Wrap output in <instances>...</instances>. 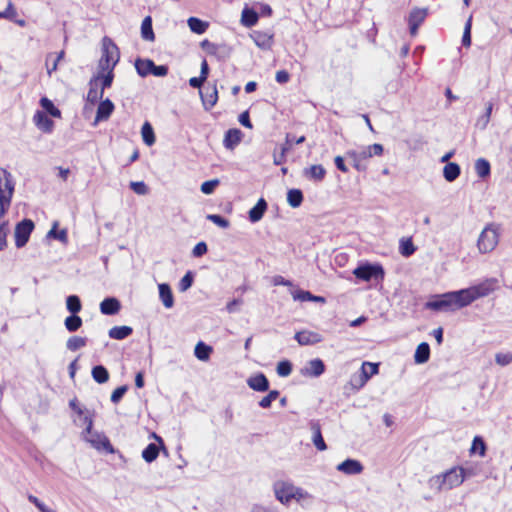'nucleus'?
<instances>
[{"instance_id":"nucleus-1","label":"nucleus","mask_w":512,"mask_h":512,"mask_svg":"<svg viewBox=\"0 0 512 512\" xmlns=\"http://www.w3.org/2000/svg\"><path fill=\"white\" fill-rule=\"evenodd\" d=\"M474 300L470 289L447 292L427 302L426 307L435 310H457L470 305Z\"/></svg>"},{"instance_id":"nucleus-2","label":"nucleus","mask_w":512,"mask_h":512,"mask_svg":"<svg viewBox=\"0 0 512 512\" xmlns=\"http://www.w3.org/2000/svg\"><path fill=\"white\" fill-rule=\"evenodd\" d=\"M462 473L463 471L459 469V466L452 467L442 474L432 476L428 484L430 488L437 491L450 490L464 482L465 476Z\"/></svg>"},{"instance_id":"nucleus-3","label":"nucleus","mask_w":512,"mask_h":512,"mask_svg":"<svg viewBox=\"0 0 512 512\" xmlns=\"http://www.w3.org/2000/svg\"><path fill=\"white\" fill-rule=\"evenodd\" d=\"M273 491L276 499L284 505H288L292 500L299 502L310 496L307 491L288 481H276L273 484Z\"/></svg>"},{"instance_id":"nucleus-4","label":"nucleus","mask_w":512,"mask_h":512,"mask_svg":"<svg viewBox=\"0 0 512 512\" xmlns=\"http://www.w3.org/2000/svg\"><path fill=\"white\" fill-rule=\"evenodd\" d=\"M14 187L11 173L0 168V223L11 205Z\"/></svg>"},{"instance_id":"nucleus-5","label":"nucleus","mask_w":512,"mask_h":512,"mask_svg":"<svg viewBox=\"0 0 512 512\" xmlns=\"http://www.w3.org/2000/svg\"><path fill=\"white\" fill-rule=\"evenodd\" d=\"M500 227L498 224L489 223L480 233L477 240V248L481 254L492 252L499 243Z\"/></svg>"},{"instance_id":"nucleus-6","label":"nucleus","mask_w":512,"mask_h":512,"mask_svg":"<svg viewBox=\"0 0 512 512\" xmlns=\"http://www.w3.org/2000/svg\"><path fill=\"white\" fill-rule=\"evenodd\" d=\"M119 58V50L116 44L110 38L104 37L102 40V56L99 60L101 72L113 70Z\"/></svg>"},{"instance_id":"nucleus-7","label":"nucleus","mask_w":512,"mask_h":512,"mask_svg":"<svg viewBox=\"0 0 512 512\" xmlns=\"http://www.w3.org/2000/svg\"><path fill=\"white\" fill-rule=\"evenodd\" d=\"M135 69L141 77L148 75L164 77L168 74V66L156 65L151 59L137 58L135 60Z\"/></svg>"},{"instance_id":"nucleus-8","label":"nucleus","mask_w":512,"mask_h":512,"mask_svg":"<svg viewBox=\"0 0 512 512\" xmlns=\"http://www.w3.org/2000/svg\"><path fill=\"white\" fill-rule=\"evenodd\" d=\"M85 423H87L86 432L89 434V437L86 440L97 450H105L107 453H114L115 450L111 445L109 439L99 433H92V420L89 417H85Z\"/></svg>"},{"instance_id":"nucleus-9","label":"nucleus","mask_w":512,"mask_h":512,"mask_svg":"<svg viewBox=\"0 0 512 512\" xmlns=\"http://www.w3.org/2000/svg\"><path fill=\"white\" fill-rule=\"evenodd\" d=\"M201 48L219 61H226L232 55V47L226 43H213L205 39L201 42Z\"/></svg>"},{"instance_id":"nucleus-10","label":"nucleus","mask_w":512,"mask_h":512,"mask_svg":"<svg viewBox=\"0 0 512 512\" xmlns=\"http://www.w3.org/2000/svg\"><path fill=\"white\" fill-rule=\"evenodd\" d=\"M353 274L356 278L364 281H370L372 279L378 280L383 279L384 269L380 264L366 263L358 266Z\"/></svg>"},{"instance_id":"nucleus-11","label":"nucleus","mask_w":512,"mask_h":512,"mask_svg":"<svg viewBox=\"0 0 512 512\" xmlns=\"http://www.w3.org/2000/svg\"><path fill=\"white\" fill-rule=\"evenodd\" d=\"M34 227V222L31 219H23L16 224L14 235L17 248H22L27 244Z\"/></svg>"},{"instance_id":"nucleus-12","label":"nucleus","mask_w":512,"mask_h":512,"mask_svg":"<svg viewBox=\"0 0 512 512\" xmlns=\"http://www.w3.org/2000/svg\"><path fill=\"white\" fill-rule=\"evenodd\" d=\"M249 36L254 41L255 45L261 50L269 51L272 49L274 44V33L271 30H254Z\"/></svg>"},{"instance_id":"nucleus-13","label":"nucleus","mask_w":512,"mask_h":512,"mask_svg":"<svg viewBox=\"0 0 512 512\" xmlns=\"http://www.w3.org/2000/svg\"><path fill=\"white\" fill-rule=\"evenodd\" d=\"M346 158L351 160L353 167L359 171L364 172L367 170L366 161L369 159L364 148L360 150H348L346 152Z\"/></svg>"},{"instance_id":"nucleus-14","label":"nucleus","mask_w":512,"mask_h":512,"mask_svg":"<svg viewBox=\"0 0 512 512\" xmlns=\"http://www.w3.org/2000/svg\"><path fill=\"white\" fill-rule=\"evenodd\" d=\"M325 372V364L319 359L310 360L307 365L301 369V374L304 376L317 378Z\"/></svg>"},{"instance_id":"nucleus-15","label":"nucleus","mask_w":512,"mask_h":512,"mask_svg":"<svg viewBox=\"0 0 512 512\" xmlns=\"http://www.w3.org/2000/svg\"><path fill=\"white\" fill-rule=\"evenodd\" d=\"M337 470L346 475H357L363 471V465L355 459H346L337 466Z\"/></svg>"},{"instance_id":"nucleus-16","label":"nucleus","mask_w":512,"mask_h":512,"mask_svg":"<svg viewBox=\"0 0 512 512\" xmlns=\"http://www.w3.org/2000/svg\"><path fill=\"white\" fill-rule=\"evenodd\" d=\"M33 121L37 128L44 133H51L54 128V122L43 111H36L33 116Z\"/></svg>"},{"instance_id":"nucleus-17","label":"nucleus","mask_w":512,"mask_h":512,"mask_svg":"<svg viewBox=\"0 0 512 512\" xmlns=\"http://www.w3.org/2000/svg\"><path fill=\"white\" fill-rule=\"evenodd\" d=\"M427 16L426 9H414L409 15V28L412 35H416L419 26Z\"/></svg>"},{"instance_id":"nucleus-18","label":"nucleus","mask_w":512,"mask_h":512,"mask_svg":"<svg viewBox=\"0 0 512 512\" xmlns=\"http://www.w3.org/2000/svg\"><path fill=\"white\" fill-rule=\"evenodd\" d=\"M300 345H314L322 341V336L313 331H300L294 336Z\"/></svg>"},{"instance_id":"nucleus-19","label":"nucleus","mask_w":512,"mask_h":512,"mask_svg":"<svg viewBox=\"0 0 512 512\" xmlns=\"http://www.w3.org/2000/svg\"><path fill=\"white\" fill-rule=\"evenodd\" d=\"M243 133L240 129L232 128L226 131L223 145L226 149L233 150L242 140Z\"/></svg>"},{"instance_id":"nucleus-20","label":"nucleus","mask_w":512,"mask_h":512,"mask_svg":"<svg viewBox=\"0 0 512 512\" xmlns=\"http://www.w3.org/2000/svg\"><path fill=\"white\" fill-rule=\"evenodd\" d=\"M495 282H496L495 280L491 279V280H487L486 282L481 283L479 285L469 287L474 300H477L478 298L485 297V296L489 295L494 289L493 286H494Z\"/></svg>"},{"instance_id":"nucleus-21","label":"nucleus","mask_w":512,"mask_h":512,"mask_svg":"<svg viewBox=\"0 0 512 512\" xmlns=\"http://www.w3.org/2000/svg\"><path fill=\"white\" fill-rule=\"evenodd\" d=\"M310 429L312 432V442L315 445V447L319 451H324L327 449V445L323 439L322 433H321V426L318 421H311L310 422Z\"/></svg>"},{"instance_id":"nucleus-22","label":"nucleus","mask_w":512,"mask_h":512,"mask_svg":"<svg viewBox=\"0 0 512 512\" xmlns=\"http://www.w3.org/2000/svg\"><path fill=\"white\" fill-rule=\"evenodd\" d=\"M120 309V301L115 297H107L100 303V311L104 315H115Z\"/></svg>"},{"instance_id":"nucleus-23","label":"nucleus","mask_w":512,"mask_h":512,"mask_svg":"<svg viewBox=\"0 0 512 512\" xmlns=\"http://www.w3.org/2000/svg\"><path fill=\"white\" fill-rule=\"evenodd\" d=\"M247 384L251 389L258 392H265L269 389V381L263 373L250 377Z\"/></svg>"},{"instance_id":"nucleus-24","label":"nucleus","mask_w":512,"mask_h":512,"mask_svg":"<svg viewBox=\"0 0 512 512\" xmlns=\"http://www.w3.org/2000/svg\"><path fill=\"white\" fill-rule=\"evenodd\" d=\"M113 110L114 104L110 99L107 98L102 100L98 105L95 121L100 122L107 120L112 114Z\"/></svg>"},{"instance_id":"nucleus-25","label":"nucleus","mask_w":512,"mask_h":512,"mask_svg":"<svg viewBox=\"0 0 512 512\" xmlns=\"http://www.w3.org/2000/svg\"><path fill=\"white\" fill-rule=\"evenodd\" d=\"M99 76H94L89 81V91L87 93V101L91 104L97 103L99 100L102 99L104 92L100 89L98 90V83H99Z\"/></svg>"},{"instance_id":"nucleus-26","label":"nucleus","mask_w":512,"mask_h":512,"mask_svg":"<svg viewBox=\"0 0 512 512\" xmlns=\"http://www.w3.org/2000/svg\"><path fill=\"white\" fill-rule=\"evenodd\" d=\"M159 297L165 308H172L174 305V297L171 287L167 283H161L158 285Z\"/></svg>"},{"instance_id":"nucleus-27","label":"nucleus","mask_w":512,"mask_h":512,"mask_svg":"<svg viewBox=\"0 0 512 512\" xmlns=\"http://www.w3.org/2000/svg\"><path fill=\"white\" fill-rule=\"evenodd\" d=\"M267 210V202L264 198H260L255 206H253L249 211V220L252 223H256L260 221Z\"/></svg>"},{"instance_id":"nucleus-28","label":"nucleus","mask_w":512,"mask_h":512,"mask_svg":"<svg viewBox=\"0 0 512 512\" xmlns=\"http://www.w3.org/2000/svg\"><path fill=\"white\" fill-rule=\"evenodd\" d=\"M303 174L309 180L321 182L326 175V170L322 165H312L309 168H305Z\"/></svg>"},{"instance_id":"nucleus-29","label":"nucleus","mask_w":512,"mask_h":512,"mask_svg":"<svg viewBox=\"0 0 512 512\" xmlns=\"http://www.w3.org/2000/svg\"><path fill=\"white\" fill-rule=\"evenodd\" d=\"M259 20V13L253 8L245 7L241 14V23L245 27H252L257 24Z\"/></svg>"},{"instance_id":"nucleus-30","label":"nucleus","mask_w":512,"mask_h":512,"mask_svg":"<svg viewBox=\"0 0 512 512\" xmlns=\"http://www.w3.org/2000/svg\"><path fill=\"white\" fill-rule=\"evenodd\" d=\"M430 358V346L426 342L420 343L414 354V361L417 364H424Z\"/></svg>"},{"instance_id":"nucleus-31","label":"nucleus","mask_w":512,"mask_h":512,"mask_svg":"<svg viewBox=\"0 0 512 512\" xmlns=\"http://www.w3.org/2000/svg\"><path fill=\"white\" fill-rule=\"evenodd\" d=\"M461 169L457 163L449 162L443 168V176L446 181L453 182L460 175Z\"/></svg>"},{"instance_id":"nucleus-32","label":"nucleus","mask_w":512,"mask_h":512,"mask_svg":"<svg viewBox=\"0 0 512 512\" xmlns=\"http://www.w3.org/2000/svg\"><path fill=\"white\" fill-rule=\"evenodd\" d=\"M132 332L133 329L130 326H114L109 330L108 335L112 339L123 340L130 336Z\"/></svg>"},{"instance_id":"nucleus-33","label":"nucleus","mask_w":512,"mask_h":512,"mask_svg":"<svg viewBox=\"0 0 512 512\" xmlns=\"http://www.w3.org/2000/svg\"><path fill=\"white\" fill-rule=\"evenodd\" d=\"M293 299L298 301H312V302H319V303H325V298L322 296H316L313 295L309 291L305 290H296L292 293Z\"/></svg>"},{"instance_id":"nucleus-34","label":"nucleus","mask_w":512,"mask_h":512,"mask_svg":"<svg viewBox=\"0 0 512 512\" xmlns=\"http://www.w3.org/2000/svg\"><path fill=\"white\" fill-rule=\"evenodd\" d=\"M368 380L369 375H367V371H359L351 376L349 385L354 391H358L367 383Z\"/></svg>"},{"instance_id":"nucleus-35","label":"nucleus","mask_w":512,"mask_h":512,"mask_svg":"<svg viewBox=\"0 0 512 512\" xmlns=\"http://www.w3.org/2000/svg\"><path fill=\"white\" fill-rule=\"evenodd\" d=\"M213 349L211 346L200 341L196 344L194 349L195 357L200 361H207L210 358Z\"/></svg>"},{"instance_id":"nucleus-36","label":"nucleus","mask_w":512,"mask_h":512,"mask_svg":"<svg viewBox=\"0 0 512 512\" xmlns=\"http://www.w3.org/2000/svg\"><path fill=\"white\" fill-rule=\"evenodd\" d=\"M187 24H188L190 30L196 34L205 33L209 26V24L207 22H205L197 17H190L187 20Z\"/></svg>"},{"instance_id":"nucleus-37","label":"nucleus","mask_w":512,"mask_h":512,"mask_svg":"<svg viewBox=\"0 0 512 512\" xmlns=\"http://www.w3.org/2000/svg\"><path fill=\"white\" fill-rule=\"evenodd\" d=\"M493 110V103L488 102L485 107V112L481 116H479L476 120V127L480 130H485L489 124L491 114Z\"/></svg>"},{"instance_id":"nucleus-38","label":"nucleus","mask_w":512,"mask_h":512,"mask_svg":"<svg viewBox=\"0 0 512 512\" xmlns=\"http://www.w3.org/2000/svg\"><path fill=\"white\" fill-rule=\"evenodd\" d=\"M303 193L300 189H290L287 192V202L292 208L299 207L303 202Z\"/></svg>"},{"instance_id":"nucleus-39","label":"nucleus","mask_w":512,"mask_h":512,"mask_svg":"<svg viewBox=\"0 0 512 512\" xmlns=\"http://www.w3.org/2000/svg\"><path fill=\"white\" fill-rule=\"evenodd\" d=\"M475 171L478 177L482 179L488 177L491 173L490 163L484 158L477 159L475 162Z\"/></svg>"},{"instance_id":"nucleus-40","label":"nucleus","mask_w":512,"mask_h":512,"mask_svg":"<svg viewBox=\"0 0 512 512\" xmlns=\"http://www.w3.org/2000/svg\"><path fill=\"white\" fill-rule=\"evenodd\" d=\"M141 36L144 40L153 41L155 38L153 28H152V19L150 16L144 18L141 24Z\"/></svg>"},{"instance_id":"nucleus-41","label":"nucleus","mask_w":512,"mask_h":512,"mask_svg":"<svg viewBox=\"0 0 512 512\" xmlns=\"http://www.w3.org/2000/svg\"><path fill=\"white\" fill-rule=\"evenodd\" d=\"M92 377L99 383L103 384L109 380V372L103 365H96L92 368Z\"/></svg>"},{"instance_id":"nucleus-42","label":"nucleus","mask_w":512,"mask_h":512,"mask_svg":"<svg viewBox=\"0 0 512 512\" xmlns=\"http://www.w3.org/2000/svg\"><path fill=\"white\" fill-rule=\"evenodd\" d=\"M159 455V447L155 443H150L142 451V458L147 462L151 463L157 459Z\"/></svg>"},{"instance_id":"nucleus-43","label":"nucleus","mask_w":512,"mask_h":512,"mask_svg":"<svg viewBox=\"0 0 512 512\" xmlns=\"http://www.w3.org/2000/svg\"><path fill=\"white\" fill-rule=\"evenodd\" d=\"M40 105L46 111V113H48L52 117H61V111L54 105V103L50 99L46 97L41 98Z\"/></svg>"},{"instance_id":"nucleus-44","label":"nucleus","mask_w":512,"mask_h":512,"mask_svg":"<svg viewBox=\"0 0 512 512\" xmlns=\"http://www.w3.org/2000/svg\"><path fill=\"white\" fill-rule=\"evenodd\" d=\"M141 134L143 142L151 146L155 143V134L153 128L149 122H145L141 128Z\"/></svg>"},{"instance_id":"nucleus-45","label":"nucleus","mask_w":512,"mask_h":512,"mask_svg":"<svg viewBox=\"0 0 512 512\" xmlns=\"http://www.w3.org/2000/svg\"><path fill=\"white\" fill-rule=\"evenodd\" d=\"M66 308L71 314H77L82 309L81 300L77 295H69L66 298Z\"/></svg>"},{"instance_id":"nucleus-46","label":"nucleus","mask_w":512,"mask_h":512,"mask_svg":"<svg viewBox=\"0 0 512 512\" xmlns=\"http://www.w3.org/2000/svg\"><path fill=\"white\" fill-rule=\"evenodd\" d=\"M82 319L77 314H71L64 321L65 328L69 332H75L82 326Z\"/></svg>"},{"instance_id":"nucleus-47","label":"nucleus","mask_w":512,"mask_h":512,"mask_svg":"<svg viewBox=\"0 0 512 512\" xmlns=\"http://www.w3.org/2000/svg\"><path fill=\"white\" fill-rule=\"evenodd\" d=\"M486 443L484 442L483 438L480 436H475L472 445L470 448L471 453H478L481 457H484L486 454Z\"/></svg>"},{"instance_id":"nucleus-48","label":"nucleus","mask_w":512,"mask_h":512,"mask_svg":"<svg viewBox=\"0 0 512 512\" xmlns=\"http://www.w3.org/2000/svg\"><path fill=\"white\" fill-rule=\"evenodd\" d=\"M57 226H58V223L54 222L52 228L50 229V231L47 234V237L57 239L60 242L66 244L68 242L67 230L62 229L60 231H57Z\"/></svg>"},{"instance_id":"nucleus-49","label":"nucleus","mask_w":512,"mask_h":512,"mask_svg":"<svg viewBox=\"0 0 512 512\" xmlns=\"http://www.w3.org/2000/svg\"><path fill=\"white\" fill-rule=\"evenodd\" d=\"M87 339L79 336H72L66 342V347L70 351H77L78 349L85 347Z\"/></svg>"},{"instance_id":"nucleus-50","label":"nucleus","mask_w":512,"mask_h":512,"mask_svg":"<svg viewBox=\"0 0 512 512\" xmlns=\"http://www.w3.org/2000/svg\"><path fill=\"white\" fill-rule=\"evenodd\" d=\"M399 251L402 256L409 257L416 251V247L414 246L412 240L410 238L408 239H401L400 241V247Z\"/></svg>"},{"instance_id":"nucleus-51","label":"nucleus","mask_w":512,"mask_h":512,"mask_svg":"<svg viewBox=\"0 0 512 512\" xmlns=\"http://www.w3.org/2000/svg\"><path fill=\"white\" fill-rule=\"evenodd\" d=\"M9 231V222L7 220H3L0 223V251L4 250L7 246V236Z\"/></svg>"},{"instance_id":"nucleus-52","label":"nucleus","mask_w":512,"mask_h":512,"mask_svg":"<svg viewBox=\"0 0 512 512\" xmlns=\"http://www.w3.org/2000/svg\"><path fill=\"white\" fill-rule=\"evenodd\" d=\"M204 105H208V109L212 108L218 100V92L216 85L213 86L212 91L205 96L200 92Z\"/></svg>"},{"instance_id":"nucleus-53","label":"nucleus","mask_w":512,"mask_h":512,"mask_svg":"<svg viewBox=\"0 0 512 512\" xmlns=\"http://www.w3.org/2000/svg\"><path fill=\"white\" fill-rule=\"evenodd\" d=\"M277 374L281 377H287L292 372V363L289 360H282L277 364Z\"/></svg>"},{"instance_id":"nucleus-54","label":"nucleus","mask_w":512,"mask_h":512,"mask_svg":"<svg viewBox=\"0 0 512 512\" xmlns=\"http://www.w3.org/2000/svg\"><path fill=\"white\" fill-rule=\"evenodd\" d=\"M106 74H98L100 77L99 82L101 84V90L104 92L106 88H109L112 85L114 74L113 70H106Z\"/></svg>"},{"instance_id":"nucleus-55","label":"nucleus","mask_w":512,"mask_h":512,"mask_svg":"<svg viewBox=\"0 0 512 512\" xmlns=\"http://www.w3.org/2000/svg\"><path fill=\"white\" fill-rule=\"evenodd\" d=\"M495 362L497 365L501 367L508 366L512 363V352H506V353H496L495 354Z\"/></svg>"},{"instance_id":"nucleus-56","label":"nucleus","mask_w":512,"mask_h":512,"mask_svg":"<svg viewBox=\"0 0 512 512\" xmlns=\"http://www.w3.org/2000/svg\"><path fill=\"white\" fill-rule=\"evenodd\" d=\"M279 397V391L277 390H271L266 396H264L260 402L259 406L261 408H269L274 400H276Z\"/></svg>"},{"instance_id":"nucleus-57","label":"nucleus","mask_w":512,"mask_h":512,"mask_svg":"<svg viewBox=\"0 0 512 512\" xmlns=\"http://www.w3.org/2000/svg\"><path fill=\"white\" fill-rule=\"evenodd\" d=\"M194 281V275L191 271H187L186 274L182 277V279L179 282V290L181 292H184L188 290Z\"/></svg>"},{"instance_id":"nucleus-58","label":"nucleus","mask_w":512,"mask_h":512,"mask_svg":"<svg viewBox=\"0 0 512 512\" xmlns=\"http://www.w3.org/2000/svg\"><path fill=\"white\" fill-rule=\"evenodd\" d=\"M219 180L218 179H212V180H209V181H205L201 184V192L203 194H206V195H209V194H212L215 190V188L219 185Z\"/></svg>"},{"instance_id":"nucleus-59","label":"nucleus","mask_w":512,"mask_h":512,"mask_svg":"<svg viewBox=\"0 0 512 512\" xmlns=\"http://www.w3.org/2000/svg\"><path fill=\"white\" fill-rule=\"evenodd\" d=\"M206 218L221 228L229 227V221L226 218L222 217L221 215L209 214V215H207Z\"/></svg>"},{"instance_id":"nucleus-60","label":"nucleus","mask_w":512,"mask_h":512,"mask_svg":"<svg viewBox=\"0 0 512 512\" xmlns=\"http://www.w3.org/2000/svg\"><path fill=\"white\" fill-rule=\"evenodd\" d=\"M130 188L138 195H145L148 193V187L143 181L130 182Z\"/></svg>"},{"instance_id":"nucleus-61","label":"nucleus","mask_w":512,"mask_h":512,"mask_svg":"<svg viewBox=\"0 0 512 512\" xmlns=\"http://www.w3.org/2000/svg\"><path fill=\"white\" fill-rule=\"evenodd\" d=\"M368 155L369 158L372 156H380L383 153V146L381 144L375 143L372 145H369L367 147H363Z\"/></svg>"},{"instance_id":"nucleus-62","label":"nucleus","mask_w":512,"mask_h":512,"mask_svg":"<svg viewBox=\"0 0 512 512\" xmlns=\"http://www.w3.org/2000/svg\"><path fill=\"white\" fill-rule=\"evenodd\" d=\"M360 371H367V375H369V379L378 373L379 365L377 363L371 362H363Z\"/></svg>"},{"instance_id":"nucleus-63","label":"nucleus","mask_w":512,"mask_h":512,"mask_svg":"<svg viewBox=\"0 0 512 512\" xmlns=\"http://www.w3.org/2000/svg\"><path fill=\"white\" fill-rule=\"evenodd\" d=\"M127 389L128 387L126 385L117 387L111 394V401L115 404L118 403L126 393Z\"/></svg>"},{"instance_id":"nucleus-64","label":"nucleus","mask_w":512,"mask_h":512,"mask_svg":"<svg viewBox=\"0 0 512 512\" xmlns=\"http://www.w3.org/2000/svg\"><path fill=\"white\" fill-rule=\"evenodd\" d=\"M28 500L32 504H34L40 512H52L53 510L49 509L42 501H40L36 496L34 495H28Z\"/></svg>"}]
</instances>
